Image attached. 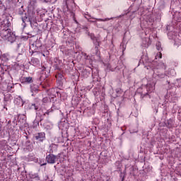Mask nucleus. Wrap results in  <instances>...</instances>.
I'll return each instance as SVG.
<instances>
[{
	"label": "nucleus",
	"mask_w": 181,
	"mask_h": 181,
	"mask_svg": "<svg viewBox=\"0 0 181 181\" xmlns=\"http://www.w3.org/2000/svg\"><path fill=\"white\" fill-rule=\"evenodd\" d=\"M0 36L4 39V40H7V42H10L11 43H13V42H15V35L9 28L1 30Z\"/></svg>",
	"instance_id": "f257e3e1"
},
{
	"label": "nucleus",
	"mask_w": 181,
	"mask_h": 181,
	"mask_svg": "<svg viewBox=\"0 0 181 181\" xmlns=\"http://www.w3.org/2000/svg\"><path fill=\"white\" fill-rule=\"evenodd\" d=\"M46 160L47 163H56V160H57V156H54V154H49L46 156Z\"/></svg>",
	"instance_id": "f03ea898"
},
{
	"label": "nucleus",
	"mask_w": 181,
	"mask_h": 181,
	"mask_svg": "<svg viewBox=\"0 0 181 181\" xmlns=\"http://www.w3.org/2000/svg\"><path fill=\"white\" fill-rule=\"evenodd\" d=\"M35 138L36 141H40V142H43L44 139H46V134H45V132H40L35 134Z\"/></svg>",
	"instance_id": "7ed1b4c3"
},
{
	"label": "nucleus",
	"mask_w": 181,
	"mask_h": 181,
	"mask_svg": "<svg viewBox=\"0 0 181 181\" xmlns=\"http://www.w3.org/2000/svg\"><path fill=\"white\" fill-rule=\"evenodd\" d=\"M9 25H11V23H9V21H4L2 23H1V30H3V29H5V30H6V29H9L8 28H9Z\"/></svg>",
	"instance_id": "20e7f679"
},
{
	"label": "nucleus",
	"mask_w": 181,
	"mask_h": 181,
	"mask_svg": "<svg viewBox=\"0 0 181 181\" xmlns=\"http://www.w3.org/2000/svg\"><path fill=\"white\" fill-rule=\"evenodd\" d=\"M23 83H26L27 84H30L31 83H33V78L30 76L28 77H23L22 78Z\"/></svg>",
	"instance_id": "39448f33"
},
{
	"label": "nucleus",
	"mask_w": 181,
	"mask_h": 181,
	"mask_svg": "<svg viewBox=\"0 0 181 181\" xmlns=\"http://www.w3.org/2000/svg\"><path fill=\"white\" fill-rule=\"evenodd\" d=\"M5 11H6V6H5L4 1L0 0V15L1 13H5Z\"/></svg>",
	"instance_id": "423d86ee"
},
{
	"label": "nucleus",
	"mask_w": 181,
	"mask_h": 181,
	"mask_svg": "<svg viewBox=\"0 0 181 181\" xmlns=\"http://www.w3.org/2000/svg\"><path fill=\"white\" fill-rule=\"evenodd\" d=\"M39 63H40V62L39 61L38 59H36V58H33L31 59V64H33V66H37L39 64Z\"/></svg>",
	"instance_id": "0eeeda50"
},
{
	"label": "nucleus",
	"mask_w": 181,
	"mask_h": 181,
	"mask_svg": "<svg viewBox=\"0 0 181 181\" xmlns=\"http://www.w3.org/2000/svg\"><path fill=\"white\" fill-rule=\"evenodd\" d=\"M30 90L33 93H37L39 90V87L37 86H31Z\"/></svg>",
	"instance_id": "6e6552de"
},
{
	"label": "nucleus",
	"mask_w": 181,
	"mask_h": 181,
	"mask_svg": "<svg viewBox=\"0 0 181 181\" xmlns=\"http://www.w3.org/2000/svg\"><path fill=\"white\" fill-rule=\"evenodd\" d=\"M30 108V110H35V111H37V110H39V107L36 105V104H32Z\"/></svg>",
	"instance_id": "1a4fd4ad"
},
{
	"label": "nucleus",
	"mask_w": 181,
	"mask_h": 181,
	"mask_svg": "<svg viewBox=\"0 0 181 181\" xmlns=\"http://www.w3.org/2000/svg\"><path fill=\"white\" fill-rule=\"evenodd\" d=\"M111 19H112V18H106L105 19L97 18V21H98L99 22H107V21H111Z\"/></svg>",
	"instance_id": "9d476101"
},
{
	"label": "nucleus",
	"mask_w": 181,
	"mask_h": 181,
	"mask_svg": "<svg viewBox=\"0 0 181 181\" xmlns=\"http://www.w3.org/2000/svg\"><path fill=\"white\" fill-rule=\"evenodd\" d=\"M23 12H25V10H23V6H22L18 10V14L23 15Z\"/></svg>",
	"instance_id": "9b49d317"
},
{
	"label": "nucleus",
	"mask_w": 181,
	"mask_h": 181,
	"mask_svg": "<svg viewBox=\"0 0 181 181\" xmlns=\"http://www.w3.org/2000/svg\"><path fill=\"white\" fill-rule=\"evenodd\" d=\"M120 179H122L121 181H124L125 180V174L121 173V174H120Z\"/></svg>",
	"instance_id": "f8f14e48"
},
{
	"label": "nucleus",
	"mask_w": 181,
	"mask_h": 181,
	"mask_svg": "<svg viewBox=\"0 0 181 181\" xmlns=\"http://www.w3.org/2000/svg\"><path fill=\"white\" fill-rule=\"evenodd\" d=\"M50 112H52V110H47L46 112L43 114V117H45V115H49Z\"/></svg>",
	"instance_id": "ddd939ff"
},
{
	"label": "nucleus",
	"mask_w": 181,
	"mask_h": 181,
	"mask_svg": "<svg viewBox=\"0 0 181 181\" xmlns=\"http://www.w3.org/2000/svg\"><path fill=\"white\" fill-rule=\"evenodd\" d=\"M156 49L157 50H160V49H162V47H160V43H157L156 44Z\"/></svg>",
	"instance_id": "4468645a"
},
{
	"label": "nucleus",
	"mask_w": 181,
	"mask_h": 181,
	"mask_svg": "<svg viewBox=\"0 0 181 181\" xmlns=\"http://www.w3.org/2000/svg\"><path fill=\"white\" fill-rule=\"evenodd\" d=\"M48 101H49V98H44L42 99V103H47Z\"/></svg>",
	"instance_id": "2eb2a0df"
},
{
	"label": "nucleus",
	"mask_w": 181,
	"mask_h": 181,
	"mask_svg": "<svg viewBox=\"0 0 181 181\" xmlns=\"http://www.w3.org/2000/svg\"><path fill=\"white\" fill-rule=\"evenodd\" d=\"M159 59H162V52H158Z\"/></svg>",
	"instance_id": "dca6fc26"
},
{
	"label": "nucleus",
	"mask_w": 181,
	"mask_h": 181,
	"mask_svg": "<svg viewBox=\"0 0 181 181\" xmlns=\"http://www.w3.org/2000/svg\"><path fill=\"white\" fill-rule=\"evenodd\" d=\"M22 21L23 22V23H25V21H26V19H28V18H23V17L21 18Z\"/></svg>",
	"instance_id": "f3484780"
},
{
	"label": "nucleus",
	"mask_w": 181,
	"mask_h": 181,
	"mask_svg": "<svg viewBox=\"0 0 181 181\" xmlns=\"http://www.w3.org/2000/svg\"><path fill=\"white\" fill-rule=\"evenodd\" d=\"M55 69H57V70H60V67H59L57 65L55 66Z\"/></svg>",
	"instance_id": "a211bd4d"
},
{
	"label": "nucleus",
	"mask_w": 181,
	"mask_h": 181,
	"mask_svg": "<svg viewBox=\"0 0 181 181\" xmlns=\"http://www.w3.org/2000/svg\"><path fill=\"white\" fill-rule=\"evenodd\" d=\"M59 84H60V86H62L63 84V82L62 81H60Z\"/></svg>",
	"instance_id": "6ab92c4d"
},
{
	"label": "nucleus",
	"mask_w": 181,
	"mask_h": 181,
	"mask_svg": "<svg viewBox=\"0 0 181 181\" xmlns=\"http://www.w3.org/2000/svg\"><path fill=\"white\" fill-rule=\"evenodd\" d=\"M42 117H43V116L40 117V121H43V118H42Z\"/></svg>",
	"instance_id": "aec40b11"
},
{
	"label": "nucleus",
	"mask_w": 181,
	"mask_h": 181,
	"mask_svg": "<svg viewBox=\"0 0 181 181\" xmlns=\"http://www.w3.org/2000/svg\"><path fill=\"white\" fill-rule=\"evenodd\" d=\"M95 49L96 50H98V47H95Z\"/></svg>",
	"instance_id": "412c9836"
},
{
	"label": "nucleus",
	"mask_w": 181,
	"mask_h": 181,
	"mask_svg": "<svg viewBox=\"0 0 181 181\" xmlns=\"http://www.w3.org/2000/svg\"><path fill=\"white\" fill-rule=\"evenodd\" d=\"M98 46H100V42H98Z\"/></svg>",
	"instance_id": "4be33fe9"
},
{
	"label": "nucleus",
	"mask_w": 181,
	"mask_h": 181,
	"mask_svg": "<svg viewBox=\"0 0 181 181\" xmlns=\"http://www.w3.org/2000/svg\"><path fill=\"white\" fill-rule=\"evenodd\" d=\"M45 165H46V163L42 164V166H45Z\"/></svg>",
	"instance_id": "5701e85b"
},
{
	"label": "nucleus",
	"mask_w": 181,
	"mask_h": 181,
	"mask_svg": "<svg viewBox=\"0 0 181 181\" xmlns=\"http://www.w3.org/2000/svg\"><path fill=\"white\" fill-rule=\"evenodd\" d=\"M158 56H159L158 54H157L156 57H158Z\"/></svg>",
	"instance_id": "b1692460"
},
{
	"label": "nucleus",
	"mask_w": 181,
	"mask_h": 181,
	"mask_svg": "<svg viewBox=\"0 0 181 181\" xmlns=\"http://www.w3.org/2000/svg\"><path fill=\"white\" fill-rule=\"evenodd\" d=\"M56 78H57V76H56Z\"/></svg>",
	"instance_id": "393cba45"
}]
</instances>
